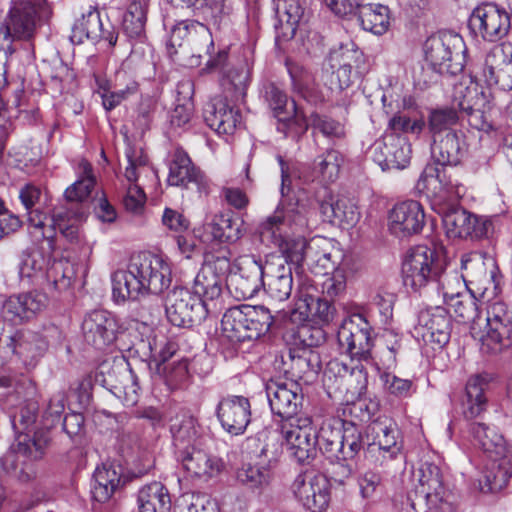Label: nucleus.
Returning <instances> with one entry per match:
<instances>
[{
    "label": "nucleus",
    "mask_w": 512,
    "mask_h": 512,
    "mask_svg": "<svg viewBox=\"0 0 512 512\" xmlns=\"http://www.w3.org/2000/svg\"><path fill=\"white\" fill-rule=\"evenodd\" d=\"M334 314L335 308L328 300L299 292L292 317L296 320L299 315L298 319L301 321L329 324L333 320Z\"/></svg>",
    "instance_id": "33"
},
{
    "label": "nucleus",
    "mask_w": 512,
    "mask_h": 512,
    "mask_svg": "<svg viewBox=\"0 0 512 512\" xmlns=\"http://www.w3.org/2000/svg\"><path fill=\"white\" fill-rule=\"evenodd\" d=\"M316 202L325 222L341 226L353 225L358 221L356 205L348 198L333 196L326 187L318 191Z\"/></svg>",
    "instance_id": "25"
},
{
    "label": "nucleus",
    "mask_w": 512,
    "mask_h": 512,
    "mask_svg": "<svg viewBox=\"0 0 512 512\" xmlns=\"http://www.w3.org/2000/svg\"><path fill=\"white\" fill-rule=\"evenodd\" d=\"M52 11L46 0H19L12 4L0 26L5 40L30 41L43 23L51 17Z\"/></svg>",
    "instance_id": "4"
},
{
    "label": "nucleus",
    "mask_w": 512,
    "mask_h": 512,
    "mask_svg": "<svg viewBox=\"0 0 512 512\" xmlns=\"http://www.w3.org/2000/svg\"><path fill=\"white\" fill-rule=\"evenodd\" d=\"M454 103L458 106L461 119L467 118L469 125L480 131H490L493 125L484 111L485 97L476 87L456 86Z\"/></svg>",
    "instance_id": "21"
},
{
    "label": "nucleus",
    "mask_w": 512,
    "mask_h": 512,
    "mask_svg": "<svg viewBox=\"0 0 512 512\" xmlns=\"http://www.w3.org/2000/svg\"><path fill=\"white\" fill-rule=\"evenodd\" d=\"M272 323V312L267 307L239 305L226 310L221 328L223 335L231 342H244L266 334Z\"/></svg>",
    "instance_id": "3"
},
{
    "label": "nucleus",
    "mask_w": 512,
    "mask_h": 512,
    "mask_svg": "<svg viewBox=\"0 0 512 512\" xmlns=\"http://www.w3.org/2000/svg\"><path fill=\"white\" fill-rule=\"evenodd\" d=\"M486 332L481 336L482 350L496 354L512 344V309L496 301L489 305Z\"/></svg>",
    "instance_id": "11"
},
{
    "label": "nucleus",
    "mask_w": 512,
    "mask_h": 512,
    "mask_svg": "<svg viewBox=\"0 0 512 512\" xmlns=\"http://www.w3.org/2000/svg\"><path fill=\"white\" fill-rule=\"evenodd\" d=\"M469 27L484 40L495 42L508 33L510 17L504 9L495 4H484L473 10L469 18Z\"/></svg>",
    "instance_id": "18"
},
{
    "label": "nucleus",
    "mask_w": 512,
    "mask_h": 512,
    "mask_svg": "<svg viewBox=\"0 0 512 512\" xmlns=\"http://www.w3.org/2000/svg\"><path fill=\"white\" fill-rule=\"evenodd\" d=\"M353 377L357 379V385L354 392L363 395L367 390V372L363 365H356L349 368L345 363L338 360H331L324 371V382L330 387V384L339 388L348 380L351 382Z\"/></svg>",
    "instance_id": "38"
},
{
    "label": "nucleus",
    "mask_w": 512,
    "mask_h": 512,
    "mask_svg": "<svg viewBox=\"0 0 512 512\" xmlns=\"http://www.w3.org/2000/svg\"><path fill=\"white\" fill-rule=\"evenodd\" d=\"M207 303L185 287H175L166 298L168 321L177 327L199 325L208 315Z\"/></svg>",
    "instance_id": "9"
},
{
    "label": "nucleus",
    "mask_w": 512,
    "mask_h": 512,
    "mask_svg": "<svg viewBox=\"0 0 512 512\" xmlns=\"http://www.w3.org/2000/svg\"><path fill=\"white\" fill-rule=\"evenodd\" d=\"M45 293L34 290L18 295H12L2 305V315L12 322L29 320L41 312L47 305Z\"/></svg>",
    "instance_id": "29"
},
{
    "label": "nucleus",
    "mask_w": 512,
    "mask_h": 512,
    "mask_svg": "<svg viewBox=\"0 0 512 512\" xmlns=\"http://www.w3.org/2000/svg\"><path fill=\"white\" fill-rule=\"evenodd\" d=\"M27 213L29 224L39 229L43 238L52 239L56 230H59L71 242L77 239L78 223L84 218V210L81 207L73 211L59 207L50 218L39 208L27 210Z\"/></svg>",
    "instance_id": "10"
},
{
    "label": "nucleus",
    "mask_w": 512,
    "mask_h": 512,
    "mask_svg": "<svg viewBox=\"0 0 512 512\" xmlns=\"http://www.w3.org/2000/svg\"><path fill=\"white\" fill-rule=\"evenodd\" d=\"M504 451H499L494 462L484 475V483L480 481L483 493L501 491L512 477V444L503 445Z\"/></svg>",
    "instance_id": "34"
},
{
    "label": "nucleus",
    "mask_w": 512,
    "mask_h": 512,
    "mask_svg": "<svg viewBox=\"0 0 512 512\" xmlns=\"http://www.w3.org/2000/svg\"><path fill=\"white\" fill-rule=\"evenodd\" d=\"M342 437L340 461L353 459L363 447L362 433L354 423L343 422Z\"/></svg>",
    "instance_id": "59"
},
{
    "label": "nucleus",
    "mask_w": 512,
    "mask_h": 512,
    "mask_svg": "<svg viewBox=\"0 0 512 512\" xmlns=\"http://www.w3.org/2000/svg\"><path fill=\"white\" fill-rule=\"evenodd\" d=\"M425 225L423 206L415 200H406L393 206L388 214V229L398 238L419 234Z\"/></svg>",
    "instance_id": "19"
},
{
    "label": "nucleus",
    "mask_w": 512,
    "mask_h": 512,
    "mask_svg": "<svg viewBox=\"0 0 512 512\" xmlns=\"http://www.w3.org/2000/svg\"><path fill=\"white\" fill-rule=\"evenodd\" d=\"M461 120L458 106L452 98L450 106L436 108L430 111L428 116V128L432 137L443 136L448 131H455L453 127Z\"/></svg>",
    "instance_id": "53"
},
{
    "label": "nucleus",
    "mask_w": 512,
    "mask_h": 512,
    "mask_svg": "<svg viewBox=\"0 0 512 512\" xmlns=\"http://www.w3.org/2000/svg\"><path fill=\"white\" fill-rule=\"evenodd\" d=\"M468 431L475 446H478L490 457L494 458L499 451L503 450L506 440L495 428L489 427L481 422L468 424Z\"/></svg>",
    "instance_id": "49"
},
{
    "label": "nucleus",
    "mask_w": 512,
    "mask_h": 512,
    "mask_svg": "<svg viewBox=\"0 0 512 512\" xmlns=\"http://www.w3.org/2000/svg\"><path fill=\"white\" fill-rule=\"evenodd\" d=\"M125 153L128 161V166L125 169V178L131 184L123 198V205L127 211L138 214L143 210L146 195L136 184V181L138 179V171L146 166L148 158L141 149H136L132 146H128Z\"/></svg>",
    "instance_id": "27"
},
{
    "label": "nucleus",
    "mask_w": 512,
    "mask_h": 512,
    "mask_svg": "<svg viewBox=\"0 0 512 512\" xmlns=\"http://www.w3.org/2000/svg\"><path fill=\"white\" fill-rule=\"evenodd\" d=\"M199 3L200 6H197L194 15L206 21L218 25L229 15V7L226 6L225 0H201Z\"/></svg>",
    "instance_id": "63"
},
{
    "label": "nucleus",
    "mask_w": 512,
    "mask_h": 512,
    "mask_svg": "<svg viewBox=\"0 0 512 512\" xmlns=\"http://www.w3.org/2000/svg\"><path fill=\"white\" fill-rule=\"evenodd\" d=\"M149 0H131L123 18V30L132 39L145 35Z\"/></svg>",
    "instance_id": "52"
},
{
    "label": "nucleus",
    "mask_w": 512,
    "mask_h": 512,
    "mask_svg": "<svg viewBox=\"0 0 512 512\" xmlns=\"http://www.w3.org/2000/svg\"><path fill=\"white\" fill-rule=\"evenodd\" d=\"M490 382L488 374H479L472 376L466 384V402L464 403L463 414L467 419L478 417L485 411L487 399L485 390Z\"/></svg>",
    "instance_id": "46"
},
{
    "label": "nucleus",
    "mask_w": 512,
    "mask_h": 512,
    "mask_svg": "<svg viewBox=\"0 0 512 512\" xmlns=\"http://www.w3.org/2000/svg\"><path fill=\"white\" fill-rule=\"evenodd\" d=\"M374 159L383 170L403 169L410 162L411 148L401 135L387 134L373 146Z\"/></svg>",
    "instance_id": "26"
},
{
    "label": "nucleus",
    "mask_w": 512,
    "mask_h": 512,
    "mask_svg": "<svg viewBox=\"0 0 512 512\" xmlns=\"http://www.w3.org/2000/svg\"><path fill=\"white\" fill-rule=\"evenodd\" d=\"M309 250L304 253L303 245L299 250L283 249L282 255H268L263 261V290L275 301H286L293 290L292 264H299L308 257Z\"/></svg>",
    "instance_id": "6"
},
{
    "label": "nucleus",
    "mask_w": 512,
    "mask_h": 512,
    "mask_svg": "<svg viewBox=\"0 0 512 512\" xmlns=\"http://www.w3.org/2000/svg\"><path fill=\"white\" fill-rule=\"evenodd\" d=\"M45 293L34 290L18 295H12L2 305V315L12 322L29 320L41 312L47 305Z\"/></svg>",
    "instance_id": "28"
},
{
    "label": "nucleus",
    "mask_w": 512,
    "mask_h": 512,
    "mask_svg": "<svg viewBox=\"0 0 512 512\" xmlns=\"http://www.w3.org/2000/svg\"><path fill=\"white\" fill-rule=\"evenodd\" d=\"M237 483L249 490H263L272 480L271 468L265 464L243 463L235 472Z\"/></svg>",
    "instance_id": "51"
},
{
    "label": "nucleus",
    "mask_w": 512,
    "mask_h": 512,
    "mask_svg": "<svg viewBox=\"0 0 512 512\" xmlns=\"http://www.w3.org/2000/svg\"><path fill=\"white\" fill-rule=\"evenodd\" d=\"M446 166L427 165L420 175L418 180V187L421 189H429L430 186H434L438 183L442 188H449L455 186L450 175H447Z\"/></svg>",
    "instance_id": "61"
},
{
    "label": "nucleus",
    "mask_w": 512,
    "mask_h": 512,
    "mask_svg": "<svg viewBox=\"0 0 512 512\" xmlns=\"http://www.w3.org/2000/svg\"><path fill=\"white\" fill-rule=\"evenodd\" d=\"M249 67L246 62H241L224 72L222 86L226 99L232 102L243 101L249 82Z\"/></svg>",
    "instance_id": "50"
},
{
    "label": "nucleus",
    "mask_w": 512,
    "mask_h": 512,
    "mask_svg": "<svg viewBox=\"0 0 512 512\" xmlns=\"http://www.w3.org/2000/svg\"><path fill=\"white\" fill-rule=\"evenodd\" d=\"M184 468L196 477H213L224 468L221 458L209 455L201 449V446L192 448L179 457Z\"/></svg>",
    "instance_id": "41"
},
{
    "label": "nucleus",
    "mask_w": 512,
    "mask_h": 512,
    "mask_svg": "<svg viewBox=\"0 0 512 512\" xmlns=\"http://www.w3.org/2000/svg\"><path fill=\"white\" fill-rule=\"evenodd\" d=\"M280 434L293 458L299 463L308 464L317 455V436L310 417H301L294 423L283 422Z\"/></svg>",
    "instance_id": "13"
},
{
    "label": "nucleus",
    "mask_w": 512,
    "mask_h": 512,
    "mask_svg": "<svg viewBox=\"0 0 512 512\" xmlns=\"http://www.w3.org/2000/svg\"><path fill=\"white\" fill-rule=\"evenodd\" d=\"M283 363L288 367L286 372L296 378L317 374L321 369L320 355L313 349H290Z\"/></svg>",
    "instance_id": "45"
},
{
    "label": "nucleus",
    "mask_w": 512,
    "mask_h": 512,
    "mask_svg": "<svg viewBox=\"0 0 512 512\" xmlns=\"http://www.w3.org/2000/svg\"><path fill=\"white\" fill-rule=\"evenodd\" d=\"M138 512H169L171 498L168 489L154 481L143 486L137 496Z\"/></svg>",
    "instance_id": "44"
},
{
    "label": "nucleus",
    "mask_w": 512,
    "mask_h": 512,
    "mask_svg": "<svg viewBox=\"0 0 512 512\" xmlns=\"http://www.w3.org/2000/svg\"><path fill=\"white\" fill-rule=\"evenodd\" d=\"M242 219H234L228 214H216L204 224L202 241L205 243H234L245 233Z\"/></svg>",
    "instance_id": "31"
},
{
    "label": "nucleus",
    "mask_w": 512,
    "mask_h": 512,
    "mask_svg": "<svg viewBox=\"0 0 512 512\" xmlns=\"http://www.w3.org/2000/svg\"><path fill=\"white\" fill-rule=\"evenodd\" d=\"M461 279L464 284L481 281L487 277L485 258L480 252H469L461 256Z\"/></svg>",
    "instance_id": "57"
},
{
    "label": "nucleus",
    "mask_w": 512,
    "mask_h": 512,
    "mask_svg": "<svg viewBox=\"0 0 512 512\" xmlns=\"http://www.w3.org/2000/svg\"><path fill=\"white\" fill-rule=\"evenodd\" d=\"M342 162L343 158L339 151L328 149L314 160V172L323 181L334 182L339 176Z\"/></svg>",
    "instance_id": "56"
},
{
    "label": "nucleus",
    "mask_w": 512,
    "mask_h": 512,
    "mask_svg": "<svg viewBox=\"0 0 512 512\" xmlns=\"http://www.w3.org/2000/svg\"><path fill=\"white\" fill-rule=\"evenodd\" d=\"M111 281L116 302L138 300L168 289L172 281V269L170 263L162 257L141 252L132 256L127 270L115 271Z\"/></svg>",
    "instance_id": "2"
},
{
    "label": "nucleus",
    "mask_w": 512,
    "mask_h": 512,
    "mask_svg": "<svg viewBox=\"0 0 512 512\" xmlns=\"http://www.w3.org/2000/svg\"><path fill=\"white\" fill-rule=\"evenodd\" d=\"M432 138L431 155L439 166H457L467 155L468 145L461 131H448L443 136Z\"/></svg>",
    "instance_id": "30"
},
{
    "label": "nucleus",
    "mask_w": 512,
    "mask_h": 512,
    "mask_svg": "<svg viewBox=\"0 0 512 512\" xmlns=\"http://www.w3.org/2000/svg\"><path fill=\"white\" fill-rule=\"evenodd\" d=\"M337 342L342 353L352 359L367 361L371 358V327L361 314H353L344 320L337 333Z\"/></svg>",
    "instance_id": "12"
},
{
    "label": "nucleus",
    "mask_w": 512,
    "mask_h": 512,
    "mask_svg": "<svg viewBox=\"0 0 512 512\" xmlns=\"http://www.w3.org/2000/svg\"><path fill=\"white\" fill-rule=\"evenodd\" d=\"M444 260L434 248L418 245L411 248L403 263L402 277L405 287L419 291L429 283H435L443 272Z\"/></svg>",
    "instance_id": "8"
},
{
    "label": "nucleus",
    "mask_w": 512,
    "mask_h": 512,
    "mask_svg": "<svg viewBox=\"0 0 512 512\" xmlns=\"http://www.w3.org/2000/svg\"><path fill=\"white\" fill-rule=\"evenodd\" d=\"M199 428L196 418L191 415H183L181 418L175 419L170 430L178 457L183 456L194 447L202 446Z\"/></svg>",
    "instance_id": "39"
},
{
    "label": "nucleus",
    "mask_w": 512,
    "mask_h": 512,
    "mask_svg": "<svg viewBox=\"0 0 512 512\" xmlns=\"http://www.w3.org/2000/svg\"><path fill=\"white\" fill-rule=\"evenodd\" d=\"M442 221L449 238L481 239L492 231L491 220L478 217L460 206L447 207Z\"/></svg>",
    "instance_id": "15"
},
{
    "label": "nucleus",
    "mask_w": 512,
    "mask_h": 512,
    "mask_svg": "<svg viewBox=\"0 0 512 512\" xmlns=\"http://www.w3.org/2000/svg\"><path fill=\"white\" fill-rule=\"evenodd\" d=\"M371 433L374 435L375 444L378 449L389 454V458H395L401 452V443L398 441L400 432L396 422L387 417L379 416L369 426Z\"/></svg>",
    "instance_id": "40"
},
{
    "label": "nucleus",
    "mask_w": 512,
    "mask_h": 512,
    "mask_svg": "<svg viewBox=\"0 0 512 512\" xmlns=\"http://www.w3.org/2000/svg\"><path fill=\"white\" fill-rule=\"evenodd\" d=\"M276 14L278 17L277 23H275L277 38L282 40L292 39L304 14V9L299 0H277Z\"/></svg>",
    "instance_id": "42"
},
{
    "label": "nucleus",
    "mask_w": 512,
    "mask_h": 512,
    "mask_svg": "<svg viewBox=\"0 0 512 512\" xmlns=\"http://www.w3.org/2000/svg\"><path fill=\"white\" fill-rule=\"evenodd\" d=\"M48 265V260L40 250H26L21 254L19 262V276L27 279L43 274Z\"/></svg>",
    "instance_id": "58"
},
{
    "label": "nucleus",
    "mask_w": 512,
    "mask_h": 512,
    "mask_svg": "<svg viewBox=\"0 0 512 512\" xmlns=\"http://www.w3.org/2000/svg\"><path fill=\"white\" fill-rule=\"evenodd\" d=\"M418 485L407 495V500L415 511L450 512V493L443 484L441 469L431 462H423L414 473Z\"/></svg>",
    "instance_id": "5"
},
{
    "label": "nucleus",
    "mask_w": 512,
    "mask_h": 512,
    "mask_svg": "<svg viewBox=\"0 0 512 512\" xmlns=\"http://www.w3.org/2000/svg\"><path fill=\"white\" fill-rule=\"evenodd\" d=\"M264 96L279 122L288 123L299 118L303 120L307 118V111L298 106L294 100L289 104L286 93L274 83L264 86Z\"/></svg>",
    "instance_id": "37"
},
{
    "label": "nucleus",
    "mask_w": 512,
    "mask_h": 512,
    "mask_svg": "<svg viewBox=\"0 0 512 512\" xmlns=\"http://www.w3.org/2000/svg\"><path fill=\"white\" fill-rule=\"evenodd\" d=\"M78 169L79 179L65 190L64 196L67 205L62 208L64 210L72 209L73 211L77 207H81L84 210L85 217L88 211L85 202L89 199L95 186V177L92 165L86 160H82L79 163Z\"/></svg>",
    "instance_id": "36"
},
{
    "label": "nucleus",
    "mask_w": 512,
    "mask_h": 512,
    "mask_svg": "<svg viewBox=\"0 0 512 512\" xmlns=\"http://www.w3.org/2000/svg\"><path fill=\"white\" fill-rule=\"evenodd\" d=\"M224 281L214 275L210 268H201L193 281V293L206 303L218 299L222 294Z\"/></svg>",
    "instance_id": "55"
},
{
    "label": "nucleus",
    "mask_w": 512,
    "mask_h": 512,
    "mask_svg": "<svg viewBox=\"0 0 512 512\" xmlns=\"http://www.w3.org/2000/svg\"><path fill=\"white\" fill-rule=\"evenodd\" d=\"M281 170V200L273 214L267 216L258 225L261 237H270L277 243L283 252L286 244L289 248L299 250L303 241L287 240L290 235L302 234L308 227V213L313 206L306 191L290 194L291 178L289 164L281 155H277Z\"/></svg>",
    "instance_id": "1"
},
{
    "label": "nucleus",
    "mask_w": 512,
    "mask_h": 512,
    "mask_svg": "<svg viewBox=\"0 0 512 512\" xmlns=\"http://www.w3.org/2000/svg\"><path fill=\"white\" fill-rule=\"evenodd\" d=\"M51 432L48 427L38 428L33 431L21 432L16 443L11 446V453H16L30 461L43 459L51 445ZM12 454H7L8 461Z\"/></svg>",
    "instance_id": "32"
},
{
    "label": "nucleus",
    "mask_w": 512,
    "mask_h": 512,
    "mask_svg": "<svg viewBox=\"0 0 512 512\" xmlns=\"http://www.w3.org/2000/svg\"><path fill=\"white\" fill-rule=\"evenodd\" d=\"M94 483L91 488L92 498L99 502H107L112 495L126 484L121 466L103 464L97 467L93 475Z\"/></svg>",
    "instance_id": "35"
},
{
    "label": "nucleus",
    "mask_w": 512,
    "mask_h": 512,
    "mask_svg": "<svg viewBox=\"0 0 512 512\" xmlns=\"http://www.w3.org/2000/svg\"><path fill=\"white\" fill-rule=\"evenodd\" d=\"M119 328L116 317L104 309L88 312L81 325L84 341L98 350L105 349L115 342Z\"/></svg>",
    "instance_id": "17"
},
{
    "label": "nucleus",
    "mask_w": 512,
    "mask_h": 512,
    "mask_svg": "<svg viewBox=\"0 0 512 512\" xmlns=\"http://www.w3.org/2000/svg\"><path fill=\"white\" fill-rule=\"evenodd\" d=\"M266 394L272 412L281 417L283 422L294 423L301 417L304 395L296 382L271 381L266 385Z\"/></svg>",
    "instance_id": "14"
},
{
    "label": "nucleus",
    "mask_w": 512,
    "mask_h": 512,
    "mask_svg": "<svg viewBox=\"0 0 512 512\" xmlns=\"http://www.w3.org/2000/svg\"><path fill=\"white\" fill-rule=\"evenodd\" d=\"M313 128L331 139H342L345 136V128L342 123L326 115L311 112L308 116Z\"/></svg>",
    "instance_id": "62"
},
{
    "label": "nucleus",
    "mask_w": 512,
    "mask_h": 512,
    "mask_svg": "<svg viewBox=\"0 0 512 512\" xmlns=\"http://www.w3.org/2000/svg\"><path fill=\"white\" fill-rule=\"evenodd\" d=\"M435 283L445 303L456 297H461L467 285L464 284L463 280H461L457 274L447 273L445 267H443V272L437 277Z\"/></svg>",
    "instance_id": "60"
},
{
    "label": "nucleus",
    "mask_w": 512,
    "mask_h": 512,
    "mask_svg": "<svg viewBox=\"0 0 512 512\" xmlns=\"http://www.w3.org/2000/svg\"><path fill=\"white\" fill-rule=\"evenodd\" d=\"M425 59L437 74L455 76L465 66V42L459 34L442 32L429 37L424 44Z\"/></svg>",
    "instance_id": "7"
},
{
    "label": "nucleus",
    "mask_w": 512,
    "mask_h": 512,
    "mask_svg": "<svg viewBox=\"0 0 512 512\" xmlns=\"http://www.w3.org/2000/svg\"><path fill=\"white\" fill-rule=\"evenodd\" d=\"M15 355L24 364L31 365L36 362L47 350V341L38 333L29 330L14 332Z\"/></svg>",
    "instance_id": "43"
},
{
    "label": "nucleus",
    "mask_w": 512,
    "mask_h": 512,
    "mask_svg": "<svg viewBox=\"0 0 512 512\" xmlns=\"http://www.w3.org/2000/svg\"><path fill=\"white\" fill-rule=\"evenodd\" d=\"M416 330L424 341L443 347L449 342L452 319L449 312L441 306L423 309L418 314Z\"/></svg>",
    "instance_id": "22"
},
{
    "label": "nucleus",
    "mask_w": 512,
    "mask_h": 512,
    "mask_svg": "<svg viewBox=\"0 0 512 512\" xmlns=\"http://www.w3.org/2000/svg\"><path fill=\"white\" fill-rule=\"evenodd\" d=\"M118 39L116 27L109 18L101 17L97 8H90L72 27L70 40L74 44H82L85 40L93 43L106 41L109 46H115Z\"/></svg>",
    "instance_id": "16"
},
{
    "label": "nucleus",
    "mask_w": 512,
    "mask_h": 512,
    "mask_svg": "<svg viewBox=\"0 0 512 512\" xmlns=\"http://www.w3.org/2000/svg\"><path fill=\"white\" fill-rule=\"evenodd\" d=\"M362 28L376 35L384 34L389 26L388 8L383 5H361L355 13Z\"/></svg>",
    "instance_id": "54"
},
{
    "label": "nucleus",
    "mask_w": 512,
    "mask_h": 512,
    "mask_svg": "<svg viewBox=\"0 0 512 512\" xmlns=\"http://www.w3.org/2000/svg\"><path fill=\"white\" fill-rule=\"evenodd\" d=\"M167 182L170 186L184 188L194 185L198 192L205 194L209 189L207 177L193 164L189 155L182 148H176L170 154Z\"/></svg>",
    "instance_id": "20"
},
{
    "label": "nucleus",
    "mask_w": 512,
    "mask_h": 512,
    "mask_svg": "<svg viewBox=\"0 0 512 512\" xmlns=\"http://www.w3.org/2000/svg\"><path fill=\"white\" fill-rule=\"evenodd\" d=\"M343 424L339 425L338 420L323 422L317 436L319 450L330 460L340 461L341 449L343 448Z\"/></svg>",
    "instance_id": "47"
},
{
    "label": "nucleus",
    "mask_w": 512,
    "mask_h": 512,
    "mask_svg": "<svg viewBox=\"0 0 512 512\" xmlns=\"http://www.w3.org/2000/svg\"><path fill=\"white\" fill-rule=\"evenodd\" d=\"M263 261L255 255L239 258L238 273L230 279V286L239 298L250 299L263 289Z\"/></svg>",
    "instance_id": "24"
},
{
    "label": "nucleus",
    "mask_w": 512,
    "mask_h": 512,
    "mask_svg": "<svg viewBox=\"0 0 512 512\" xmlns=\"http://www.w3.org/2000/svg\"><path fill=\"white\" fill-rule=\"evenodd\" d=\"M216 416L226 432L241 435L251 421L250 401L244 396L223 397L216 407Z\"/></svg>",
    "instance_id": "23"
},
{
    "label": "nucleus",
    "mask_w": 512,
    "mask_h": 512,
    "mask_svg": "<svg viewBox=\"0 0 512 512\" xmlns=\"http://www.w3.org/2000/svg\"><path fill=\"white\" fill-rule=\"evenodd\" d=\"M339 65H347L348 68L356 73H364L366 71V61L362 51H360L354 43L342 45L336 53Z\"/></svg>",
    "instance_id": "64"
},
{
    "label": "nucleus",
    "mask_w": 512,
    "mask_h": 512,
    "mask_svg": "<svg viewBox=\"0 0 512 512\" xmlns=\"http://www.w3.org/2000/svg\"><path fill=\"white\" fill-rule=\"evenodd\" d=\"M246 446L252 449L250 452L257 457L267 459V466L270 468L276 464L281 451L282 445L275 431L262 430L255 437L246 439Z\"/></svg>",
    "instance_id": "48"
}]
</instances>
